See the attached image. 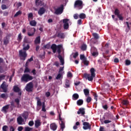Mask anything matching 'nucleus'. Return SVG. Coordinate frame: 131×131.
I'll use <instances>...</instances> for the list:
<instances>
[{
	"instance_id": "52",
	"label": "nucleus",
	"mask_w": 131,
	"mask_h": 131,
	"mask_svg": "<svg viewBox=\"0 0 131 131\" xmlns=\"http://www.w3.org/2000/svg\"><path fill=\"white\" fill-rule=\"evenodd\" d=\"M5 77H6L5 75H1V76H0V81H2V80H3L4 79H5Z\"/></svg>"
},
{
	"instance_id": "6",
	"label": "nucleus",
	"mask_w": 131,
	"mask_h": 131,
	"mask_svg": "<svg viewBox=\"0 0 131 131\" xmlns=\"http://www.w3.org/2000/svg\"><path fill=\"white\" fill-rule=\"evenodd\" d=\"M80 59L81 60L85 66H89V64H90V61L88 60L86 57L84 56V55L81 54L80 55Z\"/></svg>"
},
{
	"instance_id": "29",
	"label": "nucleus",
	"mask_w": 131,
	"mask_h": 131,
	"mask_svg": "<svg viewBox=\"0 0 131 131\" xmlns=\"http://www.w3.org/2000/svg\"><path fill=\"white\" fill-rule=\"evenodd\" d=\"M65 88L66 89H68V88H70V82L69 80L67 79L66 80V83H65Z\"/></svg>"
},
{
	"instance_id": "46",
	"label": "nucleus",
	"mask_w": 131,
	"mask_h": 131,
	"mask_svg": "<svg viewBox=\"0 0 131 131\" xmlns=\"http://www.w3.org/2000/svg\"><path fill=\"white\" fill-rule=\"evenodd\" d=\"M32 129V128L28 126H26L25 128V131H31Z\"/></svg>"
},
{
	"instance_id": "41",
	"label": "nucleus",
	"mask_w": 131,
	"mask_h": 131,
	"mask_svg": "<svg viewBox=\"0 0 131 131\" xmlns=\"http://www.w3.org/2000/svg\"><path fill=\"white\" fill-rule=\"evenodd\" d=\"M81 50L82 51H85L86 50V45L85 44H83L81 47Z\"/></svg>"
},
{
	"instance_id": "63",
	"label": "nucleus",
	"mask_w": 131,
	"mask_h": 131,
	"mask_svg": "<svg viewBox=\"0 0 131 131\" xmlns=\"http://www.w3.org/2000/svg\"><path fill=\"white\" fill-rule=\"evenodd\" d=\"M74 18L75 19H78V14H77V13L74 14Z\"/></svg>"
},
{
	"instance_id": "62",
	"label": "nucleus",
	"mask_w": 131,
	"mask_h": 131,
	"mask_svg": "<svg viewBox=\"0 0 131 131\" xmlns=\"http://www.w3.org/2000/svg\"><path fill=\"white\" fill-rule=\"evenodd\" d=\"M8 129V126L7 125H4L3 127V131H7Z\"/></svg>"
},
{
	"instance_id": "24",
	"label": "nucleus",
	"mask_w": 131,
	"mask_h": 131,
	"mask_svg": "<svg viewBox=\"0 0 131 131\" xmlns=\"http://www.w3.org/2000/svg\"><path fill=\"white\" fill-rule=\"evenodd\" d=\"M35 126L36 128H38L40 126V121L39 120H37L35 122Z\"/></svg>"
},
{
	"instance_id": "16",
	"label": "nucleus",
	"mask_w": 131,
	"mask_h": 131,
	"mask_svg": "<svg viewBox=\"0 0 131 131\" xmlns=\"http://www.w3.org/2000/svg\"><path fill=\"white\" fill-rule=\"evenodd\" d=\"M17 123L18 124H22L23 122H24V119L22 118V117L21 116H19L17 118Z\"/></svg>"
},
{
	"instance_id": "23",
	"label": "nucleus",
	"mask_w": 131,
	"mask_h": 131,
	"mask_svg": "<svg viewBox=\"0 0 131 131\" xmlns=\"http://www.w3.org/2000/svg\"><path fill=\"white\" fill-rule=\"evenodd\" d=\"M79 98V95L77 93H75L72 96V99L74 101H76Z\"/></svg>"
},
{
	"instance_id": "21",
	"label": "nucleus",
	"mask_w": 131,
	"mask_h": 131,
	"mask_svg": "<svg viewBox=\"0 0 131 131\" xmlns=\"http://www.w3.org/2000/svg\"><path fill=\"white\" fill-rule=\"evenodd\" d=\"M95 51H91L92 55L93 57H97L99 55V53L97 51V49L94 48Z\"/></svg>"
},
{
	"instance_id": "22",
	"label": "nucleus",
	"mask_w": 131,
	"mask_h": 131,
	"mask_svg": "<svg viewBox=\"0 0 131 131\" xmlns=\"http://www.w3.org/2000/svg\"><path fill=\"white\" fill-rule=\"evenodd\" d=\"M13 91L15 93H19V92H21V89H20L18 86L14 85L13 87Z\"/></svg>"
},
{
	"instance_id": "2",
	"label": "nucleus",
	"mask_w": 131,
	"mask_h": 131,
	"mask_svg": "<svg viewBox=\"0 0 131 131\" xmlns=\"http://www.w3.org/2000/svg\"><path fill=\"white\" fill-rule=\"evenodd\" d=\"M95 71L96 70H95V68H92L90 70L91 74H84V77H85L86 79H88L89 81H93L94 77H95L96 76V74L95 73Z\"/></svg>"
},
{
	"instance_id": "33",
	"label": "nucleus",
	"mask_w": 131,
	"mask_h": 131,
	"mask_svg": "<svg viewBox=\"0 0 131 131\" xmlns=\"http://www.w3.org/2000/svg\"><path fill=\"white\" fill-rule=\"evenodd\" d=\"M114 14L116 15V16H118L120 15V11L118 9L116 8L115 10Z\"/></svg>"
},
{
	"instance_id": "61",
	"label": "nucleus",
	"mask_w": 131,
	"mask_h": 131,
	"mask_svg": "<svg viewBox=\"0 0 131 131\" xmlns=\"http://www.w3.org/2000/svg\"><path fill=\"white\" fill-rule=\"evenodd\" d=\"M1 8L2 10H6V9H7V5H2Z\"/></svg>"
},
{
	"instance_id": "10",
	"label": "nucleus",
	"mask_w": 131,
	"mask_h": 131,
	"mask_svg": "<svg viewBox=\"0 0 131 131\" xmlns=\"http://www.w3.org/2000/svg\"><path fill=\"white\" fill-rule=\"evenodd\" d=\"M69 21V19L64 18L63 19V28L64 29H68L69 28V24L68 21Z\"/></svg>"
},
{
	"instance_id": "14",
	"label": "nucleus",
	"mask_w": 131,
	"mask_h": 131,
	"mask_svg": "<svg viewBox=\"0 0 131 131\" xmlns=\"http://www.w3.org/2000/svg\"><path fill=\"white\" fill-rule=\"evenodd\" d=\"M44 13H46V9L43 7L40 8L38 11V14L39 16H42Z\"/></svg>"
},
{
	"instance_id": "42",
	"label": "nucleus",
	"mask_w": 131,
	"mask_h": 131,
	"mask_svg": "<svg viewBox=\"0 0 131 131\" xmlns=\"http://www.w3.org/2000/svg\"><path fill=\"white\" fill-rule=\"evenodd\" d=\"M93 96L94 97V100L97 102L98 101V94H97V93H93Z\"/></svg>"
},
{
	"instance_id": "30",
	"label": "nucleus",
	"mask_w": 131,
	"mask_h": 131,
	"mask_svg": "<svg viewBox=\"0 0 131 131\" xmlns=\"http://www.w3.org/2000/svg\"><path fill=\"white\" fill-rule=\"evenodd\" d=\"M83 104V100L82 99H79L77 101L78 106H81Z\"/></svg>"
},
{
	"instance_id": "44",
	"label": "nucleus",
	"mask_w": 131,
	"mask_h": 131,
	"mask_svg": "<svg viewBox=\"0 0 131 131\" xmlns=\"http://www.w3.org/2000/svg\"><path fill=\"white\" fill-rule=\"evenodd\" d=\"M9 109V105H5L3 107V111L6 112Z\"/></svg>"
},
{
	"instance_id": "47",
	"label": "nucleus",
	"mask_w": 131,
	"mask_h": 131,
	"mask_svg": "<svg viewBox=\"0 0 131 131\" xmlns=\"http://www.w3.org/2000/svg\"><path fill=\"white\" fill-rule=\"evenodd\" d=\"M131 62H130V60H128V59H126L125 60V65L126 66H129V64H130Z\"/></svg>"
},
{
	"instance_id": "50",
	"label": "nucleus",
	"mask_w": 131,
	"mask_h": 131,
	"mask_svg": "<svg viewBox=\"0 0 131 131\" xmlns=\"http://www.w3.org/2000/svg\"><path fill=\"white\" fill-rule=\"evenodd\" d=\"M24 43H25V45H26V43H29L30 42L29 41L28 39L25 38L24 39Z\"/></svg>"
},
{
	"instance_id": "3",
	"label": "nucleus",
	"mask_w": 131,
	"mask_h": 131,
	"mask_svg": "<svg viewBox=\"0 0 131 131\" xmlns=\"http://www.w3.org/2000/svg\"><path fill=\"white\" fill-rule=\"evenodd\" d=\"M33 79V77L32 76H30V75L28 74H24L20 78V80L21 82H28V81H30V80H32Z\"/></svg>"
},
{
	"instance_id": "56",
	"label": "nucleus",
	"mask_w": 131,
	"mask_h": 131,
	"mask_svg": "<svg viewBox=\"0 0 131 131\" xmlns=\"http://www.w3.org/2000/svg\"><path fill=\"white\" fill-rule=\"evenodd\" d=\"M43 47L45 48V49H47L49 50V49H50V48L51 47V46L50 45V44H47L46 45H45Z\"/></svg>"
},
{
	"instance_id": "34",
	"label": "nucleus",
	"mask_w": 131,
	"mask_h": 131,
	"mask_svg": "<svg viewBox=\"0 0 131 131\" xmlns=\"http://www.w3.org/2000/svg\"><path fill=\"white\" fill-rule=\"evenodd\" d=\"M79 17L80 19H85V18L86 17L85 15V14L84 13H80L79 15Z\"/></svg>"
},
{
	"instance_id": "1",
	"label": "nucleus",
	"mask_w": 131,
	"mask_h": 131,
	"mask_svg": "<svg viewBox=\"0 0 131 131\" xmlns=\"http://www.w3.org/2000/svg\"><path fill=\"white\" fill-rule=\"evenodd\" d=\"M51 49L52 50L54 54H55L56 52H57L58 54L57 58L59 59L61 65H64L65 63L64 61V59H63V57L61 55V52H62V49H63V45H58L57 46L56 44H52L51 45Z\"/></svg>"
},
{
	"instance_id": "32",
	"label": "nucleus",
	"mask_w": 131,
	"mask_h": 131,
	"mask_svg": "<svg viewBox=\"0 0 131 131\" xmlns=\"http://www.w3.org/2000/svg\"><path fill=\"white\" fill-rule=\"evenodd\" d=\"M36 100H37V106H41V101H40V99L39 97H36Z\"/></svg>"
},
{
	"instance_id": "58",
	"label": "nucleus",
	"mask_w": 131,
	"mask_h": 131,
	"mask_svg": "<svg viewBox=\"0 0 131 131\" xmlns=\"http://www.w3.org/2000/svg\"><path fill=\"white\" fill-rule=\"evenodd\" d=\"M34 124V122L33 121H30L29 122V126H33V125Z\"/></svg>"
},
{
	"instance_id": "53",
	"label": "nucleus",
	"mask_w": 131,
	"mask_h": 131,
	"mask_svg": "<svg viewBox=\"0 0 131 131\" xmlns=\"http://www.w3.org/2000/svg\"><path fill=\"white\" fill-rule=\"evenodd\" d=\"M29 72H30V70H29L28 68L26 67L24 71V73H28Z\"/></svg>"
},
{
	"instance_id": "64",
	"label": "nucleus",
	"mask_w": 131,
	"mask_h": 131,
	"mask_svg": "<svg viewBox=\"0 0 131 131\" xmlns=\"http://www.w3.org/2000/svg\"><path fill=\"white\" fill-rule=\"evenodd\" d=\"M10 131H15V128L13 126H10Z\"/></svg>"
},
{
	"instance_id": "59",
	"label": "nucleus",
	"mask_w": 131,
	"mask_h": 131,
	"mask_svg": "<svg viewBox=\"0 0 131 131\" xmlns=\"http://www.w3.org/2000/svg\"><path fill=\"white\" fill-rule=\"evenodd\" d=\"M67 76L68 77H72V76H73V75H72V73L69 72L68 73Z\"/></svg>"
},
{
	"instance_id": "43",
	"label": "nucleus",
	"mask_w": 131,
	"mask_h": 131,
	"mask_svg": "<svg viewBox=\"0 0 131 131\" xmlns=\"http://www.w3.org/2000/svg\"><path fill=\"white\" fill-rule=\"evenodd\" d=\"M129 103V102H128V100H123L122 101V104L123 105H128V104Z\"/></svg>"
},
{
	"instance_id": "5",
	"label": "nucleus",
	"mask_w": 131,
	"mask_h": 131,
	"mask_svg": "<svg viewBox=\"0 0 131 131\" xmlns=\"http://www.w3.org/2000/svg\"><path fill=\"white\" fill-rule=\"evenodd\" d=\"M19 56L20 60H22V61H25L26 60V58H27V53L26 52V51L23 50H19Z\"/></svg>"
},
{
	"instance_id": "4",
	"label": "nucleus",
	"mask_w": 131,
	"mask_h": 131,
	"mask_svg": "<svg viewBox=\"0 0 131 131\" xmlns=\"http://www.w3.org/2000/svg\"><path fill=\"white\" fill-rule=\"evenodd\" d=\"M74 7L77 10H82L83 8V2L81 0H76L75 2Z\"/></svg>"
},
{
	"instance_id": "51",
	"label": "nucleus",
	"mask_w": 131,
	"mask_h": 131,
	"mask_svg": "<svg viewBox=\"0 0 131 131\" xmlns=\"http://www.w3.org/2000/svg\"><path fill=\"white\" fill-rule=\"evenodd\" d=\"M117 17L118 18H119L120 21H123V17H122V15L121 14H119L117 16Z\"/></svg>"
},
{
	"instance_id": "27",
	"label": "nucleus",
	"mask_w": 131,
	"mask_h": 131,
	"mask_svg": "<svg viewBox=\"0 0 131 131\" xmlns=\"http://www.w3.org/2000/svg\"><path fill=\"white\" fill-rule=\"evenodd\" d=\"M84 94L85 96V97H88V96H89L90 95V90L88 89H85L83 90Z\"/></svg>"
},
{
	"instance_id": "55",
	"label": "nucleus",
	"mask_w": 131,
	"mask_h": 131,
	"mask_svg": "<svg viewBox=\"0 0 131 131\" xmlns=\"http://www.w3.org/2000/svg\"><path fill=\"white\" fill-rule=\"evenodd\" d=\"M77 57H78V52H76L75 53H74L73 58L75 59L77 58Z\"/></svg>"
},
{
	"instance_id": "49",
	"label": "nucleus",
	"mask_w": 131,
	"mask_h": 131,
	"mask_svg": "<svg viewBox=\"0 0 131 131\" xmlns=\"http://www.w3.org/2000/svg\"><path fill=\"white\" fill-rule=\"evenodd\" d=\"M3 32H2V30L0 28V42L2 41L3 39Z\"/></svg>"
},
{
	"instance_id": "13",
	"label": "nucleus",
	"mask_w": 131,
	"mask_h": 131,
	"mask_svg": "<svg viewBox=\"0 0 131 131\" xmlns=\"http://www.w3.org/2000/svg\"><path fill=\"white\" fill-rule=\"evenodd\" d=\"M10 42V36L9 35H7L4 37V45L5 46H8V44Z\"/></svg>"
},
{
	"instance_id": "39",
	"label": "nucleus",
	"mask_w": 131,
	"mask_h": 131,
	"mask_svg": "<svg viewBox=\"0 0 131 131\" xmlns=\"http://www.w3.org/2000/svg\"><path fill=\"white\" fill-rule=\"evenodd\" d=\"M98 39H96L95 38H92L91 39V42H92L93 43H97V42H98Z\"/></svg>"
},
{
	"instance_id": "18",
	"label": "nucleus",
	"mask_w": 131,
	"mask_h": 131,
	"mask_svg": "<svg viewBox=\"0 0 131 131\" xmlns=\"http://www.w3.org/2000/svg\"><path fill=\"white\" fill-rule=\"evenodd\" d=\"M23 46L24 47V48H23V51H28V50L30 49V46L29 45V44H27L26 46V44L24 43Z\"/></svg>"
},
{
	"instance_id": "54",
	"label": "nucleus",
	"mask_w": 131,
	"mask_h": 131,
	"mask_svg": "<svg viewBox=\"0 0 131 131\" xmlns=\"http://www.w3.org/2000/svg\"><path fill=\"white\" fill-rule=\"evenodd\" d=\"M15 107H16V106L15 105V103H14L13 102H11L10 108L11 109H13V108H15Z\"/></svg>"
},
{
	"instance_id": "48",
	"label": "nucleus",
	"mask_w": 131,
	"mask_h": 131,
	"mask_svg": "<svg viewBox=\"0 0 131 131\" xmlns=\"http://www.w3.org/2000/svg\"><path fill=\"white\" fill-rule=\"evenodd\" d=\"M62 76V74L61 73H58V74L56 77V79H60Z\"/></svg>"
},
{
	"instance_id": "11",
	"label": "nucleus",
	"mask_w": 131,
	"mask_h": 131,
	"mask_svg": "<svg viewBox=\"0 0 131 131\" xmlns=\"http://www.w3.org/2000/svg\"><path fill=\"white\" fill-rule=\"evenodd\" d=\"M59 120L61 121L60 123V128L61 130L63 131L64 128H65V122H64V120L61 118V114L59 115Z\"/></svg>"
},
{
	"instance_id": "25",
	"label": "nucleus",
	"mask_w": 131,
	"mask_h": 131,
	"mask_svg": "<svg viewBox=\"0 0 131 131\" xmlns=\"http://www.w3.org/2000/svg\"><path fill=\"white\" fill-rule=\"evenodd\" d=\"M14 102L16 103L17 108H20V107H21V105H20V99H19V98H16L14 100Z\"/></svg>"
},
{
	"instance_id": "19",
	"label": "nucleus",
	"mask_w": 131,
	"mask_h": 131,
	"mask_svg": "<svg viewBox=\"0 0 131 131\" xmlns=\"http://www.w3.org/2000/svg\"><path fill=\"white\" fill-rule=\"evenodd\" d=\"M57 36V37H59V38H65V34L64 33H62L61 32L58 33Z\"/></svg>"
},
{
	"instance_id": "26",
	"label": "nucleus",
	"mask_w": 131,
	"mask_h": 131,
	"mask_svg": "<svg viewBox=\"0 0 131 131\" xmlns=\"http://www.w3.org/2000/svg\"><path fill=\"white\" fill-rule=\"evenodd\" d=\"M28 112H25L23 114H22V117H23V118H24V119H25L26 120V119H27V118H28Z\"/></svg>"
},
{
	"instance_id": "9",
	"label": "nucleus",
	"mask_w": 131,
	"mask_h": 131,
	"mask_svg": "<svg viewBox=\"0 0 131 131\" xmlns=\"http://www.w3.org/2000/svg\"><path fill=\"white\" fill-rule=\"evenodd\" d=\"M63 9L64 6L63 5H61V7L56 9L55 11V14H56V15H60V14H62L63 13Z\"/></svg>"
},
{
	"instance_id": "15",
	"label": "nucleus",
	"mask_w": 131,
	"mask_h": 131,
	"mask_svg": "<svg viewBox=\"0 0 131 131\" xmlns=\"http://www.w3.org/2000/svg\"><path fill=\"white\" fill-rule=\"evenodd\" d=\"M57 127H58V126H57V124L55 123H53L50 124V128L53 131L56 130V129H57Z\"/></svg>"
},
{
	"instance_id": "31",
	"label": "nucleus",
	"mask_w": 131,
	"mask_h": 131,
	"mask_svg": "<svg viewBox=\"0 0 131 131\" xmlns=\"http://www.w3.org/2000/svg\"><path fill=\"white\" fill-rule=\"evenodd\" d=\"M31 29H33L34 32L30 33V32L28 33V35L29 36H33L34 35V34L35 33V32L36 31V29L35 28H31Z\"/></svg>"
},
{
	"instance_id": "7",
	"label": "nucleus",
	"mask_w": 131,
	"mask_h": 131,
	"mask_svg": "<svg viewBox=\"0 0 131 131\" xmlns=\"http://www.w3.org/2000/svg\"><path fill=\"white\" fill-rule=\"evenodd\" d=\"M84 121L82 120V122H83V128L86 130V129H89V130H91L92 129V125L90 124V123L88 122H84Z\"/></svg>"
},
{
	"instance_id": "35",
	"label": "nucleus",
	"mask_w": 131,
	"mask_h": 131,
	"mask_svg": "<svg viewBox=\"0 0 131 131\" xmlns=\"http://www.w3.org/2000/svg\"><path fill=\"white\" fill-rule=\"evenodd\" d=\"M93 36L94 37V38H96V39H99V34H98L97 33H94L92 34Z\"/></svg>"
},
{
	"instance_id": "12",
	"label": "nucleus",
	"mask_w": 131,
	"mask_h": 131,
	"mask_svg": "<svg viewBox=\"0 0 131 131\" xmlns=\"http://www.w3.org/2000/svg\"><path fill=\"white\" fill-rule=\"evenodd\" d=\"M85 109L83 107L80 108L79 110L77 111V114H81L82 116H84L85 114Z\"/></svg>"
},
{
	"instance_id": "17",
	"label": "nucleus",
	"mask_w": 131,
	"mask_h": 131,
	"mask_svg": "<svg viewBox=\"0 0 131 131\" xmlns=\"http://www.w3.org/2000/svg\"><path fill=\"white\" fill-rule=\"evenodd\" d=\"M5 83L6 82H4L1 85V88L3 90L4 93H7V87Z\"/></svg>"
},
{
	"instance_id": "57",
	"label": "nucleus",
	"mask_w": 131,
	"mask_h": 131,
	"mask_svg": "<svg viewBox=\"0 0 131 131\" xmlns=\"http://www.w3.org/2000/svg\"><path fill=\"white\" fill-rule=\"evenodd\" d=\"M111 122H112V121L109 120H105L104 121V123H105V124H107V123H110Z\"/></svg>"
},
{
	"instance_id": "37",
	"label": "nucleus",
	"mask_w": 131,
	"mask_h": 131,
	"mask_svg": "<svg viewBox=\"0 0 131 131\" xmlns=\"http://www.w3.org/2000/svg\"><path fill=\"white\" fill-rule=\"evenodd\" d=\"M30 19H33V14L32 13H30L28 14V20L30 21Z\"/></svg>"
},
{
	"instance_id": "8",
	"label": "nucleus",
	"mask_w": 131,
	"mask_h": 131,
	"mask_svg": "<svg viewBox=\"0 0 131 131\" xmlns=\"http://www.w3.org/2000/svg\"><path fill=\"white\" fill-rule=\"evenodd\" d=\"M32 89H33V83L30 82L27 84L26 91H27V92H32Z\"/></svg>"
},
{
	"instance_id": "20",
	"label": "nucleus",
	"mask_w": 131,
	"mask_h": 131,
	"mask_svg": "<svg viewBox=\"0 0 131 131\" xmlns=\"http://www.w3.org/2000/svg\"><path fill=\"white\" fill-rule=\"evenodd\" d=\"M35 45H38L40 43V36L37 37L34 41Z\"/></svg>"
},
{
	"instance_id": "36",
	"label": "nucleus",
	"mask_w": 131,
	"mask_h": 131,
	"mask_svg": "<svg viewBox=\"0 0 131 131\" xmlns=\"http://www.w3.org/2000/svg\"><path fill=\"white\" fill-rule=\"evenodd\" d=\"M17 40L18 42H21V41L22 40V35L21 33H19L17 37Z\"/></svg>"
},
{
	"instance_id": "60",
	"label": "nucleus",
	"mask_w": 131,
	"mask_h": 131,
	"mask_svg": "<svg viewBox=\"0 0 131 131\" xmlns=\"http://www.w3.org/2000/svg\"><path fill=\"white\" fill-rule=\"evenodd\" d=\"M102 108H103L104 110H108V105L107 104H105L102 106Z\"/></svg>"
},
{
	"instance_id": "45",
	"label": "nucleus",
	"mask_w": 131,
	"mask_h": 131,
	"mask_svg": "<svg viewBox=\"0 0 131 131\" xmlns=\"http://www.w3.org/2000/svg\"><path fill=\"white\" fill-rule=\"evenodd\" d=\"M86 102L88 103H91L92 102V97L89 96L86 99Z\"/></svg>"
},
{
	"instance_id": "38",
	"label": "nucleus",
	"mask_w": 131,
	"mask_h": 131,
	"mask_svg": "<svg viewBox=\"0 0 131 131\" xmlns=\"http://www.w3.org/2000/svg\"><path fill=\"white\" fill-rule=\"evenodd\" d=\"M35 4L37 7H38V6H40V5H41V1L40 0H36Z\"/></svg>"
},
{
	"instance_id": "40",
	"label": "nucleus",
	"mask_w": 131,
	"mask_h": 131,
	"mask_svg": "<svg viewBox=\"0 0 131 131\" xmlns=\"http://www.w3.org/2000/svg\"><path fill=\"white\" fill-rule=\"evenodd\" d=\"M22 14V12H21V11H17L15 15H14V17H18V16L21 15Z\"/></svg>"
},
{
	"instance_id": "28",
	"label": "nucleus",
	"mask_w": 131,
	"mask_h": 131,
	"mask_svg": "<svg viewBox=\"0 0 131 131\" xmlns=\"http://www.w3.org/2000/svg\"><path fill=\"white\" fill-rule=\"evenodd\" d=\"M36 24H37V23H36L35 20H33L30 21V25H31V26L35 27L36 26Z\"/></svg>"
}]
</instances>
